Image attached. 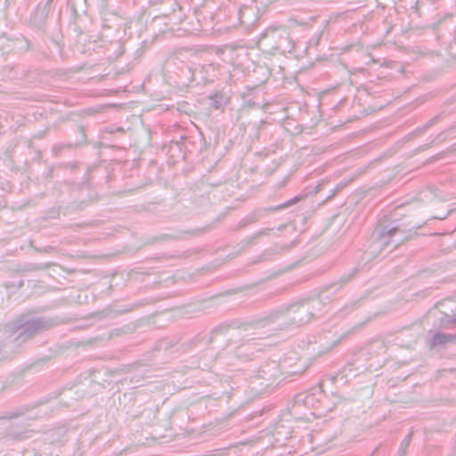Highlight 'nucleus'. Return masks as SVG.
Masks as SVG:
<instances>
[{"label": "nucleus", "instance_id": "obj_18", "mask_svg": "<svg viewBox=\"0 0 456 456\" xmlns=\"http://www.w3.org/2000/svg\"><path fill=\"white\" fill-rule=\"evenodd\" d=\"M440 119V116L436 115V117L429 119L427 124L423 126L422 131H425L435 125Z\"/></svg>", "mask_w": 456, "mask_h": 456}, {"label": "nucleus", "instance_id": "obj_3", "mask_svg": "<svg viewBox=\"0 0 456 456\" xmlns=\"http://www.w3.org/2000/svg\"><path fill=\"white\" fill-rule=\"evenodd\" d=\"M401 232L400 227L395 225L393 222H379L376 228V239L383 248H387L394 242V236Z\"/></svg>", "mask_w": 456, "mask_h": 456}, {"label": "nucleus", "instance_id": "obj_2", "mask_svg": "<svg viewBox=\"0 0 456 456\" xmlns=\"http://www.w3.org/2000/svg\"><path fill=\"white\" fill-rule=\"evenodd\" d=\"M53 322L45 317L27 319L21 315L12 322V332H18L17 341L26 342L38 333L53 327Z\"/></svg>", "mask_w": 456, "mask_h": 456}, {"label": "nucleus", "instance_id": "obj_10", "mask_svg": "<svg viewBox=\"0 0 456 456\" xmlns=\"http://www.w3.org/2000/svg\"><path fill=\"white\" fill-rule=\"evenodd\" d=\"M358 272L357 268H354L348 274L342 275L339 280L335 283V285H338L340 288L347 284L351 281L356 275Z\"/></svg>", "mask_w": 456, "mask_h": 456}, {"label": "nucleus", "instance_id": "obj_4", "mask_svg": "<svg viewBox=\"0 0 456 456\" xmlns=\"http://www.w3.org/2000/svg\"><path fill=\"white\" fill-rule=\"evenodd\" d=\"M230 97L231 93L224 91V88H223L220 90H214L208 96V99L210 100L211 107L215 110H218L229 102Z\"/></svg>", "mask_w": 456, "mask_h": 456}, {"label": "nucleus", "instance_id": "obj_23", "mask_svg": "<svg viewBox=\"0 0 456 456\" xmlns=\"http://www.w3.org/2000/svg\"><path fill=\"white\" fill-rule=\"evenodd\" d=\"M424 82L429 83V82H432V80L430 78H427Z\"/></svg>", "mask_w": 456, "mask_h": 456}, {"label": "nucleus", "instance_id": "obj_12", "mask_svg": "<svg viewBox=\"0 0 456 456\" xmlns=\"http://www.w3.org/2000/svg\"><path fill=\"white\" fill-rule=\"evenodd\" d=\"M452 323H456V314L453 316L445 314L444 317L441 319L440 326L442 328H448Z\"/></svg>", "mask_w": 456, "mask_h": 456}, {"label": "nucleus", "instance_id": "obj_22", "mask_svg": "<svg viewBox=\"0 0 456 456\" xmlns=\"http://www.w3.org/2000/svg\"><path fill=\"white\" fill-rule=\"evenodd\" d=\"M453 337V344H456V334H452Z\"/></svg>", "mask_w": 456, "mask_h": 456}, {"label": "nucleus", "instance_id": "obj_20", "mask_svg": "<svg viewBox=\"0 0 456 456\" xmlns=\"http://www.w3.org/2000/svg\"><path fill=\"white\" fill-rule=\"evenodd\" d=\"M322 188V183H318V184L314 187V189L313 190L312 193H313L314 195L318 194V193L321 191Z\"/></svg>", "mask_w": 456, "mask_h": 456}, {"label": "nucleus", "instance_id": "obj_7", "mask_svg": "<svg viewBox=\"0 0 456 456\" xmlns=\"http://www.w3.org/2000/svg\"><path fill=\"white\" fill-rule=\"evenodd\" d=\"M271 365H272L273 369L274 370H276V368H277L276 362H273L271 364L265 363V364L262 365L258 370V375L260 378L266 379V380H270L273 378H274L275 374L268 373V371L266 370V369L269 368Z\"/></svg>", "mask_w": 456, "mask_h": 456}, {"label": "nucleus", "instance_id": "obj_15", "mask_svg": "<svg viewBox=\"0 0 456 456\" xmlns=\"http://www.w3.org/2000/svg\"><path fill=\"white\" fill-rule=\"evenodd\" d=\"M416 234H417V232H416V229L414 227L411 229H409L408 235L403 238V241L411 239L412 236L416 235ZM401 242H402V240L395 242L394 245V248H396L400 245Z\"/></svg>", "mask_w": 456, "mask_h": 456}, {"label": "nucleus", "instance_id": "obj_9", "mask_svg": "<svg viewBox=\"0 0 456 456\" xmlns=\"http://www.w3.org/2000/svg\"><path fill=\"white\" fill-rule=\"evenodd\" d=\"M77 144L73 143H57L53 146L52 152L55 157H59L64 150H70L76 147Z\"/></svg>", "mask_w": 456, "mask_h": 456}, {"label": "nucleus", "instance_id": "obj_16", "mask_svg": "<svg viewBox=\"0 0 456 456\" xmlns=\"http://www.w3.org/2000/svg\"><path fill=\"white\" fill-rule=\"evenodd\" d=\"M22 414H23V411H12V412L6 413L3 417H1V419H11L18 418V417L21 416Z\"/></svg>", "mask_w": 456, "mask_h": 456}, {"label": "nucleus", "instance_id": "obj_17", "mask_svg": "<svg viewBox=\"0 0 456 456\" xmlns=\"http://www.w3.org/2000/svg\"><path fill=\"white\" fill-rule=\"evenodd\" d=\"M271 231V229L267 228V229H265V230H261L259 232H257L256 233H255L253 236H251L249 238V240L250 242H254L256 239H258L259 237L263 236V235H266L268 234V232Z\"/></svg>", "mask_w": 456, "mask_h": 456}, {"label": "nucleus", "instance_id": "obj_5", "mask_svg": "<svg viewBox=\"0 0 456 456\" xmlns=\"http://www.w3.org/2000/svg\"><path fill=\"white\" fill-rule=\"evenodd\" d=\"M448 343H453L452 334L436 332L433 335L429 342V347L433 349L437 346H444Z\"/></svg>", "mask_w": 456, "mask_h": 456}, {"label": "nucleus", "instance_id": "obj_6", "mask_svg": "<svg viewBox=\"0 0 456 456\" xmlns=\"http://www.w3.org/2000/svg\"><path fill=\"white\" fill-rule=\"evenodd\" d=\"M256 321L248 323L249 326H254V327H256L254 322ZM247 326H248V323H244V324H240L238 323L237 322H224V323H221L220 325L216 326L213 332L216 333V334H223V333H226L229 330L231 329H240V328H244V330H247Z\"/></svg>", "mask_w": 456, "mask_h": 456}, {"label": "nucleus", "instance_id": "obj_11", "mask_svg": "<svg viewBox=\"0 0 456 456\" xmlns=\"http://www.w3.org/2000/svg\"><path fill=\"white\" fill-rule=\"evenodd\" d=\"M412 434H408L400 444V448L398 450V453L400 456H405L407 452V449L411 444Z\"/></svg>", "mask_w": 456, "mask_h": 456}, {"label": "nucleus", "instance_id": "obj_13", "mask_svg": "<svg viewBox=\"0 0 456 456\" xmlns=\"http://www.w3.org/2000/svg\"><path fill=\"white\" fill-rule=\"evenodd\" d=\"M348 185V182H340L336 185L333 189L331 194L327 198V200H331L335 195H337L339 191H341L344 188Z\"/></svg>", "mask_w": 456, "mask_h": 456}, {"label": "nucleus", "instance_id": "obj_19", "mask_svg": "<svg viewBox=\"0 0 456 456\" xmlns=\"http://www.w3.org/2000/svg\"><path fill=\"white\" fill-rule=\"evenodd\" d=\"M108 92V94H110V95H113V94H118L119 93H126V90L124 89V90H119V89H111V90H106Z\"/></svg>", "mask_w": 456, "mask_h": 456}, {"label": "nucleus", "instance_id": "obj_8", "mask_svg": "<svg viewBox=\"0 0 456 456\" xmlns=\"http://www.w3.org/2000/svg\"><path fill=\"white\" fill-rule=\"evenodd\" d=\"M306 197H307L306 193L298 194V195L295 196L294 198L287 200L286 202L277 206L274 209L281 210V209L286 208L293 204H296V203L305 200Z\"/></svg>", "mask_w": 456, "mask_h": 456}, {"label": "nucleus", "instance_id": "obj_1", "mask_svg": "<svg viewBox=\"0 0 456 456\" xmlns=\"http://www.w3.org/2000/svg\"><path fill=\"white\" fill-rule=\"evenodd\" d=\"M312 315L313 314L309 311V307L302 304L300 305H292L286 310L275 311L259 320H256L254 324L265 327L282 321L277 325V329L281 330L289 324L302 325L306 323Z\"/></svg>", "mask_w": 456, "mask_h": 456}, {"label": "nucleus", "instance_id": "obj_14", "mask_svg": "<svg viewBox=\"0 0 456 456\" xmlns=\"http://www.w3.org/2000/svg\"><path fill=\"white\" fill-rule=\"evenodd\" d=\"M371 87H357L355 97L358 99H362L363 96H368L370 94V89Z\"/></svg>", "mask_w": 456, "mask_h": 456}, {"label": "nucleus", "instance_id": "obj_21", "mask_svg": "<svg viewBox=\"0 0 456 456\" xmlns=\"http://www.w3.org/2000/svg\"><path fill=\"white\" fill-rule=\"evenodd\" d=\"M79 130H80L81 134H83V136L86 137L85 127L84 126H79Z\"/></svg>", "mask_w": 456, "mask_h": 456}]
</instances>
